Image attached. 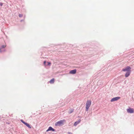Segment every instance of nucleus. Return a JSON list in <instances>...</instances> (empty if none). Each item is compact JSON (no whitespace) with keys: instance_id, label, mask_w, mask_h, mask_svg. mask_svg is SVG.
<instances>
[{"instance_id":"nucleus-1","label":"nucleus","mask_w":134,"mask_h":134,"mask_svg":"<svg viewBox=\"0 0 134 134\" xmlns=\"http://www.w3.org/2000/svg\"><path fill=\"white\" fill-rule=\"evenodd\" d=\"M91 104V102L90 100H87L86 103V111H87L88 109L90 107Z\"/></svg>"},{"instance_id":"nucleus-2","label":"nucleus","mask_w":134,"mask_h":134,"mask_svg":"<svg viewBox=\"0 0 134 134\" xmlns=\"http://www.w3.org/2000/svg\"><path fill=\"white\" fill-rule=\"evenodd\" d=\"M65 121V120H60L56 122L55 124V125L56 126H60L63 124L64 122Z\"/></svg>"},{"instance_id":"nucleus-3","label":"nucleus","mask_w":134,"mask_h":134,"mask_svg":"<svg viewBox=\"0 0 134 134\" xmlns=\"http://www.w3.org/2000/svg\"><path fill=\"white\" fill-rule=\"evenodd\" d=\"M25 125L27 126L28 128L30 129L31 128V127L30 125L27 123H26L24 122L22 120H20Z\"/></svg>"},{"instance_id":"nucleus-4","label":"nucleus","mask_w":134,"mask_h":134,"mask_svg":"<svg viewBox=\"0 0 134 134\" xmlns=\"http://www.w3.org/2000/svg\"><path fill=\"white\" fill-rule=\"evenodd\" d=\"M131 68L129 66H127L125 68L123 69L122 71H130V69Z\"/></svg>"},{"instance_id":"nucleus-5","label":"nucleus","mask_w":134,"mask_h":134,"mask_svg":"<svg viewBox=\"0 0 134 134\" xmlns=\"http://www.w3.org/2000/svg\"><path fill=\"white\" fill-rule=\"evenodd\" d=\"M127 111L128 113H133L134 112L133 109L132 108H129L128 109H127Z\"/></svg>"},{"instance_id":"nucleus-6","label":"nucleus","mask_w":134,"mask_h":134,"mask_svg":"<svg viewBox=\"0 0 134 134\" xmlns=\"http://www.w3.org/2000/svg\"><path fill=\"white\" fill-rule=\"evenodd\" d=\"M120 98V97H115L114 98H112L111 100V102H114L115 101H116L117 100H118Z\"/></svg>"},{"instance_id":"nucleus-7","label":"nucleus","mask_w":134,"mask_h":134,"mask_svg":"<svg viewBox=\"0 0 134 134\" xmlns=\"http://www.w3.org/2000/svg\"><path fill=\"white\" fill-rule=\"evenodd\" d=\"M76 71V69H74L73 70H71L69 72L70 74H75Z\"/></svg>"},{"instance_id":"nucleus-8","label":"nucleus","mask_w":134,"mask_h":134,"mask_svg":"<svg viewBox=\"0 0 134 134\" xmlns=\"http://www.w3.org/2000/svg\"><path fill=\"white\" fill-rule=\"evenodd\" d=\"M54 131V130L52 127H49L46 131Z\"/></svg>"},{"instance_id":"nucleus-9","label":"nucleus","mask_w":134,"mask_h":134,"mask_svg":"<svg viewBox=\"0 0 134 134\" xmlns=\"http://www.w3.org/2000/svg\"><path fill=\"white\" fill-rule=\"evenodd\" d=\"M80 120H79L78 121L75 122L74 124V126H76L80 122Z\"/></svg>"},{"instance_id":"nucleus-10","label":"nucleus","mask_w":134,"mask_h":134,"mask_svg":"<svg viewBox=\"0 0 134 134\" xmlns=\"http://www.w3.org/2000/svg\"><path fill=\"white\" fill-rule=\"evenodd\" d=\"M130 72L131 71H129V72H127L126 73L125 75V77H128L130 75Z\"/></svg>"},{"instance_id":"nucleus-11","label":"nucleus","mask_w":134,"mask_h":134,"mask_svg":"<svg viewBox=\"0 0 134 134\" xmlns=\"http://www.w3.org/2000/svg\"><path fill=\"white\" fill-rule=\"evenodd\" d=\"M54 79H51L49 81L50 83H53L54 82Z\"/></svg>"},{"instance_id":"nucleus-12","label":"nucleus","mask_w":134,"mask_h":134,"mask_svg":"<svg viewBox=\"0 0 134 134\" xmlns=\"http://www.w3.org/2000/svg\"><path fill=\"white\" fill-rule=\"evenodd\" d=\"M6 47L5 45H3L2 46L1 48H4Z\"/></svg>"},{"instance_id":"nucleus-13","label":"nucleus","mask_w":134,"mask_h":134,"mask_svg":"<svg viewBox=\"0 0 134 134\" xmlns=\"http://www.w3.org/2000/svg\"><path fill=\"white\" fill-rule=\"evenodd\" d=\"M23 16V15L22 14H19V17H22Z\"/></svg>"},{"instance_id":"nucleus-14","label":"nucleus","mask_w":134,"mask_h":134,"mask_svg":"<svg viewBox=\"0 0 134 134\" xmlns=\"http://www.w3.org/2000/svg\"><path fill=\"white\" fill-rule=\"evenodd\" d=\"M48 65H50L51 64V63L50 62H48L47 63Z\"/></svg>"},{"instance_id":"nucleus-15","label":"nucleus","mask_w":134,"mask_h":134,"mask_svg":"<svg viewBox=\"0 0 134 134\" xmlns=\"http://www.w3.org/2000/svg\"><path fill=\"white\" fill-rule=\"evenodd\" d=\"M3 4L2 3H0V6H2L3 5Z\"/></svg>"},{"instance_id":"nucleus-16","label":"nucleus","mask_w":134,"mask_h":134,"mask_svg":"<svg viewBox=\"0 0 134 134\" xmlns=\"http://www.w3.org/2000/svg\"><path fill=\"white\" fill-rule=\"evenodd\" d=\"M46 63V61H44V64H45Z\"/></svg>"},{"instance_id":"nucleus-17","label":"nucleus","mask_w":134,"mask_h":134,"mask_svg":"<svg viewBox=\"0 0 134 134\" xmlns=\"http://www.w3.org/2000/svg\"><path fill=\"white\" fill-rule=\"evenodd\" d=\"M1 52V49H0V52Z\"/></svg>"},{"instance_id":"nucleus-18","label":"nucleus","mask_w":134,"mask_h":134,"mask_svg":"<svg viewBox=\"0 0 134 134\" xmlns=\"http://www.w3.org/2000/svg\"><path fill=\"white\" fill-rule=\"evenodd\" d=\"M69 134H71L70 133H69Z\"/></svg>"}]
</instances>
